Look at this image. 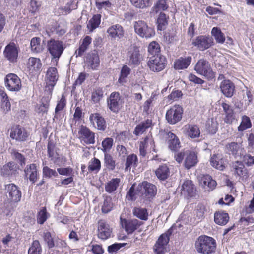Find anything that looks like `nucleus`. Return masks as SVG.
<instances>
[{
    "label": "nucleus",
    "mask_w": 254,
    "mask_h": 254,
    "mask_svg": "<svg viewBox=\"0 0 254 254\" xmlns=\"http://www.w3.org/2000/svg\"><path fill=\"white\" fill-rule=\"evenodd\" d=\"M186 131V134L191 138H196L199 137L200 131L198 126L193 124H187L184 127Z\"/></svg>",
    "instance_id": "obj_24"
},
{
    "label": "nucleus",
    "mask_w": 254,
    "mask_h": 254,
    "mask_svg": "<svg viewBox=\"0 0 254 254\" xmlns=\"http://www.w3.org/2000/svg\"><path fill=\"white\" fill-rule=\"evenodd\" d=\"M48 153L49 157L53 160L55 163H57L58 159V154L56 152V148L55 144L52 141H49L48 144Z\"/></svg>",
    "instance_id": "obj_43"
},
{
    "label": "nucleus",
    "mask_w": 254,
    "mask_h": 254,
    "mask_svg": "<svg viewBox=\"0 0 254 254\" xmlns=\"http://www.w3.org/2000/svg\"><path fill=\"white\" fill-rule=\"evenodd\" d=\"M100 22L101 15L99 14L94 15L92 18L89 20L87 27L90 32H92L99 26Z\"/></svg>",
    "instance_id": "obj_42"
},
{
    "label": "nucleus",
    "mask_w": 254,
    "mask_h": 254,
    "mask_svg": "<svg viewBox=\"0 0 254 254\" xmlns=\"http://www.w3.org/2000/svg\"><path fill=\"white\" fill-rule=\"evenodd\" d=\"M241 149V145L236 142H232L226 145V151L230 155H239Z\"/></svg>",
    "instance_id": "obj_37"
},
{
    "label": "nucleus",
    "mask_w": 254,
    "mask_h": 254,
    "mask_svg": "<svg viewBox=\"0 0 254 254\" xmlns=\"http://www.w3.org/2000/svg\"><path fill=\"white\" fill-rule=\"evenodd\" d=\"M232 168L236 174L241 177H248V170L243 163L240 161H236L233 164Z\"/></svg>",
    "instance_id": "obj_28"
},
{
    "label": "nucleus",
    "mask_w": 254,
    "mask_h": 254,
    "mask_svg": "<svg viewBox=\"0 0 254 254\" xmlns=\"http://www.w3.org/2000/svg\"><path fill=\"white\" fill-rule=\"evenodd\" d=\"M211 33L212 35L214 37L216 42L222 44L225 42V36L220 28L213 27Z\"/></svg>",
    "instance_id": "obj_44"
},
{
    "label": "nucleus",
    "mask_w": 254,
    "mask_h": 254,
    "mask_svg": "<svg viewBox=\"0 0 254 254\" xmlns=\"http://www.w3.org/2000/svg\"><path fill=\"white\" fill-rule=\"evenodd\" d=\"M42 248L39 242L35 240L28 250V254H41Z\"/></svg>",
    "instance_id": "obj_52"
},
{
    "label": "nucleus",
    "mask_w": 254,
    "mask_h": 254,
    "mask_svg": "<svg viewBox=\"0 0 254 254\" xmlns=\"http://www.w3.org/2000/svg\"><path fill=\"white\" fill-rule=\"evenodd\" d=\"M117 151L118 153V156L123 161H126L125 169H127V150L123 145H118L117 146Z\"/></svg>",
    "instance_id": "obj_49"
},
{
    "label": "nucleus",
    "mask_w": 254,
    "mask_h": 254,
    "mask_svg": "<svg viewBox=\"0 0 254 254\" xmlns=\"http://www.w3.org/2000/svg\"><path fill=\"white\" fill-rule=\"evenodd\" d=\"M57 69L55 67H49L46 72V81L47 87L49 90L52 89L58 79Z\"/></svg>",
    "instance_id": "obj_16"
},
{
    "label": "nucleus",
    "mask_w": 254,
    "mask_h": 254,
    "mask_svg": "<svg viewBox=\"0 0 254 254\" xmlns=\"http://www.w3.org/2000/svg\"><path fill=\"white\" fill-rule=\"evenodd\" d=\"M17 172V166L14 162H8L1 168V175L3 177L14 175Z\"/></svg>",
    "instance_id": "obj_23"
},
{
    "label": "nucleus",
    "mask_w": 254,
    "mask_h": 254,
    "mask_svg": "<svg viewBox=\"0 0 254 254\" xmlns=\"http://www.w3.org/2000/svg\"><path fill=\"white\" fill-rule=\"evenodd\" d=\"M108 106L113 112H117L122 106V101L118 93H112L107 100Z\"/></svg>",
    "instance_id": "obj_17"
},
{
    "label": "nucleus",
    "mask_w": 254,
    "mask_h": 254,
    "mask_svg": "<svg viewBox=\"0 0 254 254\" xmlns=\"http://www.w3.org/2000/svg\"><path fill=\"white\" fill-rule=\"evenodd\" d=\"M10 136L16 141H24L27 138L28 134L23 127L17 125L11 128Z\"/></svg>",
    "instance_id": "obj_15"
},
{
    "label": "nucleus",
    "mask_w": 254,
    "mask_h": 254,
    "mask_svg": "<svg viewBox=\"0 0 254 254\" xmlns=\"http://www.w3.org/2000/svg\"><path fill=\"white\" fill-rule=\"evenodd\" d=\"M88 169L89 171L98 172L101 169L100 161L96 158H92L88 163Z\"/></svg>",
    "instance_id": "obj_48"
},
{
    "label": "nucleus",
    "mask_w": 254,
    "mask_h": 254,
    "mask_svg": "<svg viewBox=\"0 0 254 254\" xmlns=\"http://www.w3.org/2000/svg\"><path fill=\"white\" fill-rule=\"evenodd\" d=\"M48 216L46 208H43L37 215V222L40 224H43L47 219Z\"/></svg>",
    "instance_id": "obj_59"
},
{
    "label": "nucleus",
    "mask_w": 254,
    "mask_h": 254,
    "mask_svg": "<svg viewBox=\"0 0 254 254\" xmlns=\"http://www.w3.org/2000/svg\"><path fill=\"white\" fill-rule=\"evenodd\" d=\"M200 183L205 189L213 190L216 186V182L208 175H204L201 178Z\"/></svg>",
    "instance_id": "obj_31"
},
{
    "label": "nucleus",
    "mask_w": 254,
    "mask_h": 254,
    "mask_svg": "<svg viewBox=\"0 0 254 254\" xmlns=\"http://www.w3.org/2000/svg\"><path fill=\"white\" fill-rule=\"evenodd\" d=\"M43 177L51 178L53 177H57L58 175L55 170L52 169L48 166H44L43 168Z\"/></svg>",
    "instance_id": "obj_58"
},
{
    "label": "nucleus",
    "mask_w": 254,
    "mask_h": 254,
    "mask_svg": "<svg viewBox=\"0 0 254 254\" xmlns=\"http://www.w3.org/2000/svg\"><path fill=\"white\" fill-rule=\"evenodd\" d=\"M5 85L7 89L11 91H19L22 87L20 79L13 73L6 75L5 78Z\"/></svg>",
    "instance_id": "obj_7"
},
{
    "label": "nucleus",
    "mask_w": 254,
    "mask_h": 254,
    "mask_svg": "<svg viewBox=\"0 0 254 254\" xmlns=\"http://www.w3.org/2000/svg\"><path fill=\"white\" fill-rule=\"evenodd\" d=\"M24 175L27 179H29L32 183L35 182L38 177L37 166L35 164L27 165L24 169Z\"/></svg>",
    "instance_id": "obj_20"
},
{
    "label": "nucleus",
    "mask_w": 254,
    "mask_h": 254,
    "mask_svg": "<svg viewBox=\"0 0 254 254\" xmlns=\"http://www.w3.org/2000/svg\"><path fill=\"white\" fill-rule=\"evenodd\" d=\"M220 88L222 93L227 97H231L235 91V85L229 80H224L221 83Z\"/></svg>",
    "instance_id": "obj_19"
},
{
    "label": "nucleus",
    "mask_w": 254,
    "mask_h": 254,
    "mask_svg": "<svg viewBox=\"0 0 254 254\" xmlns=\"http://www.w3.org/2000/svg\"><path fill=\"white\" fill-rule=\"evenodd\" d=\"M133 214L141 220H146L148 219V213L145 208L135 207L133 210Z\"/></svg>",
    "instance_id": "obj_50"
},
{
    "label": "nucleus",
    "mask_w": 254,
    "mask_h": 254,
    "mask_svg": "<svg viewBox=\"0 0 254 254\" xmlns=\"http://www.w3.org/2000/svg\"><path fill=\"white\" fill-rule=\"evenodd\" d=\"M132 5L136 7L143 8L150 5L149 0H130Z\"/></svg>",
    "instance_id": "obj_57"
},
{
    "label": "nucleus",
    "mask_w": 254,
    "mask_h": 254,
    "mask_svg": "<svg viewBox=\"0 0 254 254\" xmlns=\"http://www.w3.org/2000/svg\"><path fill=\"white\" fill-rule=\"evenodd\" d=\"M211 165L214 168L220 170H223L225 168L224 160L221 154H214L210 160Z\"/></svg>",
    "instance_id": "obj_26"
},
{
    "label": "nucleus",
    "mask_w": 254,
    "mask_h": 254,
    "mask_svg": "<svg viewBox=\"0 0 254 254\" xmlns=\"http://www.w3.org/2000/svg\"><path fill=\"white\" fill-rule=\"evenodd\" d=\"M112 234V229L105 221L100 220L98 223V237L102 240H107Z\"/></svg>",
    "instance_id": "obj_12"
},
{
    "label": "nucleus",
    "mask_w": 254,
    "mask_h": 254,
    "mask_svg": "<svg viewBox=\"0 0 254 254\" xmlns=\"http://www.w3.org/2000/svg\"><path fill=\"white\" fill-rule=\"evenodd\" d=\"M87 66L93 70H96L100 65V59L97 52L89 53L86 57Z\"/></svg>",
    "instance_id": "obj_18"
},
{
    "label": "nucleus",
    "mask_w": 254,
    "mask_h": 254,
    "mask_svg": "<svg viewBox=\"0 0 254 254\" xmlns=\"http://www.w3.org/2000/svg\"><path fill=\"white\" fill-rule=\"evenodd\" d=\"M91 41L92 38L88 36H86L83 39L81 44L75 52V53L77 54V56H81L83 55L84 53L87 50L90 44L91 43Z\"/></svg>",
    "instance_id": "obj_36"
},
{
    "label": "nucleus",
    "mask_w": 254,
    "mask_h": 254,
    "mask_svg": "<svg viewBox=\"0 0 254 254\" xmlns=\"http://www.w3.org/2000/svg\"><path fill=\"white\" fill-rule=\"evenodd\" d=\"M51 99V91H49V94L46 96H43L41 100V104L40 106L37 109V111L38 113H47L49 103Z\"/></svg>",
    "instance_id": "obj_41"
},
{
    "label": "nucleus",
    "mask_w": 254,
    "mask_h": 254,
    "mask_svg": "<svg viewBox=\"0 0 254 254\" xmlns=\"http://www.w3.org/2000/svg\"><path fill=\"white\" fill-rule=\"evenodd\" d=\"M155 174L159 180H165L169 177L170 170L167 165L163 164L159 166Z\"/></svg>",
    "instance_id": "obj_33"
},
{
    "label": "nucleus",
    "mask_w": 254,
    "mask_h": 254,
    "mask_svg": "<svg viewBox=\"0 0 254 254\" xmlns=\"http://www.w3.org/2000/svg\"><path fill=\"white\" fill-rule=\"evenodd\" d=\"M194 69L196 72L208 79L214 77V73L212 71L209 62L204 59H200L196 63Z\"/></svg>",
    "instance_id": "obj_2"
},
{
    "label": "nucleus",
    "mask_w": 254,
    "mask_h": 254,
    "mask_svg": "<svg viewBox=\"0 0 254 254\" xmlns=\"http://www.w3.org/2000/svg\"><path fill=\"white\" fill-rule=\"evenodd\" d=\"M182 193L192 197L195 193V189L191 180H186L182 186Z\"/></svg>",
    "instance_id": "obj_27"
},
{
    "label": "nucleus",
    "mask_w": 254,
    "mask_h": 254,
    "mask_svg": "<svg viewBox=\"0 0 254 254\" xmlns=\"http://www.w3.org/2000/svg\"><path fill=\"white\" fill-rule=\"evenodd\" d=\"M127 66L124 65L121 71L120 76L118 80V82L122 85H124L127 82Z\"/></svg>",
    "instance_id": "obj_62"
},
{
    "label": "nucleus",
    "mask_w": 254,
    "mask_h": 254,
    "mask_svg": "<svg viewBox=\"0 0 254 254\" xmlns=\"http://www.w3.org/2000/svg\"><path fill=\"white\" fill-rule=\"evenodd\" d=\"M141 222L138 220L134 219L128 222V234L132 233L141 225Z\"/></svg>",
    "instance_id": "obj_54"
},
{
    "label": "nucleus",
    "mask_w": 254,
    "mask_h": 254,
    "mask_svg": "<svg viewBox=\"0 0 254 254\" xmlns=\"http://www.w3.org/2000/svg\"><path fill=\"white\" fill-rule=\"evenodd\" d=\"M191 61V57H188L184 59L180 58L175 62L174 67L178 70L186 68L190 64Z\"/></svg>",
    "instance_id": "obj_38"
},
{
    "label": "nucleus",
    "mask_w": 254,
    "mask_h": 254,
    "mask_svg": "<svg viewBox=\"0 0 254 254\" xmlns=\"http://www.w3.org/2000/svg\"><path fill=\"white\" fill-rule=\"evenodd\" d=\"M105 162L107 167L110 170H113L115 167V162L113 160L112 157L108 154L105 155Z\"/></svg>",
    "instance_id": "obj_64"
},
{
    "label": "nucleus",
    "mask_w": 254,
    "mask_h": 254,
    "mask_svg": "<svg viewBox=\"0 0 254 254\" xmlns=\"http://www.w3.org/2000/svg\"><path fill=\"white\" fill-rule=\"evenodd\" d=\"M43 237L45 242L46 243L48 247L50 249L55 246V243L49 232L43 233Z\"/></svg>",
    "instance_id": "obj_61"
},
{
    "label": "nucleus",
    "mask_w": 254,
    "mask_h": 254,
    "mask_svg": "<svg viewBox=\"0 0 254 254\" xmlns=\"http://www.w3.org/2000/svg\"><path fill=\"white\" fill-rule=\"evenodd\" d=\"M154 145V141L151 136H146L142 141H140L139 145V151L140 154L144 156L146 153L147 150Z\"/></svg>",
    "instance_id": "obj_29"
},
{
    "label": "nucleus",
    "mask_w": 254,
    "mask_h": 254,
    "mask_svg": "<svg viewBox=\"0 0 254 254\" xmlns=\"http://www.w3.org/2000/svg\"><path fill=\"white\" fill-rule=\"evenodd\" d=\"M218 128V123L216 119L212 118L207 120L205 125V128L209 133L212 134L216 133Z\"/></svg>",
    "instance_id": "obj_34"
},
{
    "label": "nucleus",
    "mask_w": 254,
    "mask_h": 254,
    "mask_svg": "<svg viewBox=\"0 0 254 254\" xmlns=\"http://www.w3.org/2000/svg\"><path fill=\"white\" fill-rule=\"evenodd\" d=\"M168 143L171 150L176 151L180 147V142L178 137L171 132L167 133Z\"/></svg>",
    "instance_id": "obj_30"
},
{
    "label": "nucleus",
    "mask_w": 254,
    "mask_h": 254,
    "mask_svg": "<svg viewBox=\"0 0 254 254\" xmlns=\"http://www.w3.org/2000/svg\"><path fill=\"white\" fill-rule=\"evenodd\" d=\"M128 57H129L128 64L130 65H137L143 59V56L140 52L139 48L136 46L130 48L128 52Z\"/></svg>",
    "instance_id": "obj_13"
},
{
    "label": "nucleus",
    "mask_w": 254,
    "mask_h": 254,
    "mask_svg": "<svg viewBox=\"0 0 254 254\" xmlns=\"http://www.w3.org/2000/svg\"><path fill=\"white\" fill-rule=\"evenodd\" d=\"M183 108L179 105H175L169 109L166 114V119L170 124H175L180 121L183 114Z\"/></svg>",
    "instance_id": "obj_3"
},
{
    "label": "nucleus",
    "mask_w": 254,
    "mask_h": 254,
    "mask_svg": "<svg viewBox=\"0 0 254 254\" xmlns=\"http://www.w3.org/2000/svg\"><path fill=\"white\" fill-rule=\"evenodd\" d=\"M103 97V91L101 89L98 88L92 93V100L95 103L99 102Z\"/></svg>",
    "instance_id": "obj_60"
},
{
    "label": "nucleus",
    "mask_w": 254,
    "mask_h": 254,
    "mask_svg": "<svg viewBox=\"0 0 254 254\" xmlns=\"http://www.w3.org/2000/svg\"><path fill=\"white\" fill-rule=\"evenodd\" d=\"M120 179L118 178L113 179L105 186V190L109 193L115 191L119 186Z\"/></svg>",
    "instance_id": "obj_51"
},
{
    "label": "nucleus",
    "mask_w": 254,
    "mask_h": 254,
    "mask_svg": "<svg viewBox=\"0 0 254 254\" xmlns=\"http://www.w3.org/2000/svg\"><path fill=\"white\" fill-rule=\"evenodd\" d=\"M197 156L195 152L190 151L187 154L185 160V166L189 169L194 166L197 163Z\"/></svg>",
    "instance_id": "obj_32"
},
{
    "label": "nucleus",
    "mask_w": 254,
    "mask_h": 254,
    "mask_svg": "<svg viewBox=\"0 0 254 254\" xmlns=\"http://www.w3.org/2000/svg\"><path fill=\"white\" fill-rule=\"evenodd\" d=\"M213 44V39L204 35L197 36L192 42V45L200 51H204Z\"/></svg>",
    "instance_id": "obj_9"
},
{
    "label": "nucleus",
    "mask_w": 254,
    "mask_h": 254,
    "mask_svg": "<svg viewBox=\"0 0 254 254\" xmlns=\"http://www.w3.org/2000/svg\"><path fill=\"white\" fill-rule=\"evenodd\" d=\"M113 144V139L112 138H106L102 142L103 151L107 152L110 150Z\"/></svg>",
    "instance_id": "obj_63"
},
{
    "label": "nucleus",
    "mask_w": 254,
    "mask_h": 254,
    "mask_svg": "<svg viewBox=\"0 0 254 254\" xmlns=\"http://www.w3.org/2000/svg\"><path fill=\"white\" fill-rule=\"evenodd\" d=\"M167 23L166 15L164 13L161 12L157 19L158 29L162 30L164 27L167 24Z\"/></svg>",
    "instance_id": "obj_55"
},
{
    "label": "nucleus",
    "mask_w": 254,
    "mask_h": 254,
    "mask_svg": "<svg viewBox=\"0 0 254 254\" xmlns=\"http://www.w3.org/2000/svg\"><path fill=\"white\" fill-rule=\"evenodd\" d=\"M152 126V121L150 119H147L144 122H141L138 125L134 131V133L138 135L142 134L146 129Z\"/></svg>",
    "instance_id": "obj_35"
},
{
    "label": "nucleus",
    "mask_w": 254,
    "mask_h": 254,
    "mask_svg": "<svg viewBox=\"0 0 254 254\" xmlns=\"http://www.w3.org/2000/svg\"><path fill=\"white\" fill-rule=\"evenodd\" d=\"M134 28L135 32L142 37L149 38L155 34L154 29L148 27L146 23L142 20L135 22Z\"/></svg>",
    "instance_id": "obj_6"
},
{
    "label": "nucleus",
    "mask_w": 254,
    "mask_h": 254,
    "mask_svg": "<svg viewBox=\"0 0 254 254\" xmlns=\"http://www.w3.org/2000/svg\"><path fill=\"white\" fill-rule=\"evenodd\" d=\"M78 135L81 141L86 144H93L95 142L94 133L83 125L80 127Z\"/></svg>",
    "instance_id": "obj_11"
},
{
    "label": "nucleus",
    "mask_w": 254,
    "mask_h": 254,
    "mask_svg": "<svg viewBox=\"0 0 254 254\" xmlns=\"http://www.w3.org/2000/svg\"><path fill=\"white\" fill-rule=\"evenodd\" d=\"M41 39L40 38L34 37L31 40V50L35 53H40L43 50V46L40 44Z\"/></svg>",
    "instance_id": "obj_46"
},
{
    "label": "nucleus",
    "mask_w": 254,
    "mask_h": 254,
    "mask_svg": "<svg viewBox=\"0 0 254 254\" xmlns=\"http://www.w3.org/2000/svg\"><path fill=\"white\" fill-rule=\"evenodd\" d=\"M109 35L114 39H120L124 35V30L123 27L116 24L110 27L107 30Z\"/></svg>",
    "instance_id": "obj_25"
},
{
    "label": "nucleus",
    "mask_w": 254,
    "mask_h": 254,
    "mask_svg": "<svg viewBox=\"0 0 254 254\" xmlns=\"http://www.w3.org/2000/svg\"><path fill=\"white\" fill-rule=\"evenodd\" d=\"M7 197L12 201L18 202L21 197V192L18 188L14 184H9L6 186Z\"/></svg>",
    "instance_id": "obj_14"
},
{
    "label": "nucleus",
    "mask_w": 254,
    "mask_h": 254,
    "mask_svg": "<svg viewBox=\"0 0 254 254\" xmlns=\"http://www.w3.org/2000/svg\"><path fill=\"white\" fill-rule=\"evenodd\" d=\"M148 51L152 56H160V47L159 44L156 41L151 42L148 47Z\"/></svg>",
    "instance_id": "obj_45"
},
{
    "label": "nucleus",
    "mask_w": 254,
    "mask_h": 254,
    "mask_svg": "<svg viewBox=\"0 0 254 254\" xmlns=\"http://www.w3.org/2000/svg\"><path fill=\"white\" fill-rule=\"evenodd\" d=\"M167 1V0H158L155 5L153 7V11L157 13L159 10H166L168 7Z\"/></svg>",
    "instance_id": "obj_53"
},
{
    "label": "nucleus",
    "mask_w": 254,
    "mask_h": 254,
    "mask_svg": "<svg viewBox=\"0 0 254 254\" xmlns=\"http://www.w3.org/2000/svg\"><path fill=\"white\" fill-rule=\"evenodd\" d=\"M170 234H163L158 238L153 247L155 254H164L167 252V245L169 241Z\"/></svg>",
    "instance_id": "obj_8"
},
{
    "label": "nucleus",
    "mask_w": 254,
    "mask_h": 254,
    "mask_svg": "<svg viewBox=\"0 0 254 254\" xmlns=\"http://www.w3.org/2000/svg\"><path fill=\"white\" fill-rule=\"evenodd\" d=\"M166 64V58L162 55L151 56L147 62V65L153 72H159L162 70Z\"/></svg>",
    "instance_id": "obj_4"
},
{
    "label": "nucleus",
    "mask_w": 254,
    "mask_h": 254,
    "mask_svg": "<svg viewBox=\"0 0 254 254\" xmlns=\"http://www.w3.org/2000/svg\"><path fill=\"white\" fill-rule=\"evenodd\" d=\"M141 188H143L145 191V194L146 196H154L157 191L156 186L149 182L144 181L142 182Z\"/></svg>",
    "instance_id": "obj_40"
},
{
    "label": "nucleus",
    "mask_w": 254,
    "mask_h": 254,
    "mask_svg": "<svg viewBox=\"0 0 254 254\" xmlns=\"http://www.w3.org/2000/svg\"><path fill=\"white\" fill-rule=\"evenodd\" d=\"M113 208V204L110 197H106L103 202L102 207V212L104 213H107L110 212Z\"/></svg>",
    "instance_id": "obj_56"
},
{
    "label": "nucleus",
    "mask_w": 254,
    "mask_h": 254,
    "mask_svg": "<svg viewBox=\"0 0 254 254\" xmlns=\"http://www.w3.org/2000/svg\"><path fill=\"white\" fill-rule=\"evenodd\" d=\"M91 124L99 130H105L106 128L105 121L104 119L98 113H93L89 117Z\"/></svg>",
    "instance_id": "obj_22"
},
{
    "label": "nucleus",
    "mask_w": 254,
    "mask_h": 254,
    "mask_svg": "<svg viewBox=\"0 0 254 254\" xmlns=\"http://www.w3.org/2000/svg\"><path fill=\"white\" fill-rule=\"evenodd\" d=\"M229 217L227 213L217 212L214 214V221L219 225H225L229 220Z\"/></svg>",
    "instance_id": "obj_39"
},
{
    "label": "nucleus",
    "mask_w": 254,
    "mask_h": 254,
    "mask_svg": "<svg viewBox=\"0 0 254 254\" xmlns=\"http://www.w3.org/2000/svg\"><path fill=\"white\" fill-rule=\"evenodd\" d=\"M18 47L14 42H10L5 48L3 51L4 57L10 62L17 61L18 56Z\"/></svg>",
    "instance_id": "obj_10"
},
{
    "label": "nucleus",
    "mask_w": 254,
    "mask_h": 254,
    "mask_svg": "<svg viewBox=\"0 0 254 254\" xmlns=\"http://www.w3.org/2000/svg\"><path fill=\"white\" fill-rule=\"evenodd\" d=\"M195 248L198 253L210 254L216 248L215 240L207 236H200L195 242Z\"/></svg>",
    "instance_id": "obj_1"
},
{
    "label": "nucleus",
    "mask_w": 254,
    "mask_h": 254,
    "mask_svg": "<svg viewBox=\"0 0 254 254\" xmlns=\"http://www.w3.org/2000/svg\"><path fill=\"white\" fill-rule=\"evenodd\" d=\"M251 126L252 124L250 118L244 115L242 117L241 124L238 127V130L239 131H243L247 129L251 128Z\"/></svg>",
    "instance_id": "obj_47"
},
{
    "label": "nucleus",
    "mask_w": 254,
    "mask_h": 254,
    "mask_svg": "<svg viewBox=\"0 0 254 254\" xmlns=\"http://www.w3.org/2000/svg\"><path fill=\"white\" fill-rule=\"evenodd\" d=\"M47 48L53 58L59 59L65 47L62 41L51 39L47 42Z\"/></svg>",
    "instance_id": "obj_5"
},
{
    "label": "nucleus",
    "mask_w": 254,
    "mask_h": 254,
    "mask_svg": "<svg viewBox=\"0 0 254 254\" xmlns=\"http://www.w3.org/2000/svg\"><path fill=\"white\" fill-rule=\"evenodd\" d=\"M27 68L31 73L40 72L42 69V64L40 59L30 57L29 58L27 64Z\"/></svg>",
    "instance_id": "obj_21"
}]
</instances>
